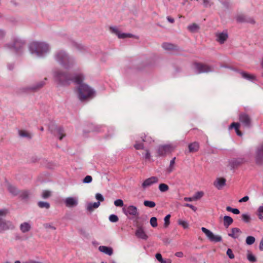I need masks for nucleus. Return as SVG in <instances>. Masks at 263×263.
<instances>
[{"label": "nucleus", "mask_w": 263, "mask_h": 263, "mask_svg": "<svg viewBox=\"0 0 263 263\" xmlns=\"http://www.w3.org/2000/svg\"><path fill=\"white\" fill-rule=\"evenodd\" d=\"M84 77L79 74L74 77V82L79 85L78 87V96L79 100L82 102L88 101L93 98L96 92L89 86L83 83Z\"/></svg>", "instance_id": "1"}, {"label": "nucleus", "mask_w": 263, "mask_h": 263, "mask_svg": "<svg viewBox=\"0 0 263 263\" xmlns=\"http://www.w3.org/2000/svg\"><path fill=\"white\" fill-rule=\"evenodd\" d=\"M54 58L57 62L67 69L72 68L76 63L73 57L69 56L65 51L63 50L55 52Z\"/></svg>", "instance_id": "2"}, {"label": "nucleus", "mask_w": 263, "mask_h": 263, "mask_svg": "<svg viewBox=\"0 0 263 263\" xmlns=\"http://www.w3.org/2000/svg\"><path fill=\"white\" fill-rule=\"evenodd\" d=\"M29 50L32 54L43 57L50 51L49 45L44 42L34 41L30 43Z\"/></svg>", "instance_id": "3"}, {"label": "nucleus", "mask_w": 263, "mask_h": 263, "mask_svg": "<svg viewBox=\"0 0 263 263\" xmlns=\"http://www.w3.org/2000/svg\"><path fill=\"white\" fill-rule=\"evenodd\" d=\"M53 77L55 81L61 85H69L70 82H74V77H72L71 74L60 69L53 71Z\"/></svg>", "instance_id": "4"}, {"label": "nucleus", "mask_w": 263, "mask_h": 263, "mask_svg": "<svg viewBox=\"0 0 263 263\" xmlns=\"http://www.w3.org/2000/svg\"><path fill=\"white\" fill-rule=\"evenodd\" d=\"M25 45V42L24 41L15 39L12 43L7 44L6 47L11 49H13L17 54H20L22 53Z\"/></svg>", "instance_id": "5"}, {"label": "nucleus", "mask_w": 263, "mask_h": 263, "mask_svg": "<svg viewBox=\"0 0 263 263\" xmlns=\"http://www.w3.org/2000/svg\"><path fill=\"white\" fill-rule=\"evenodd\" d=\"M174 149V147L172 144H164L159 145L157 149V156L165 157L171 154Z\"/></svg>", "instance_id": "6"}, {"label": "nucleus", "mask_w": 263, "mask_h": 263, "mask_svg": "<svg viewBox=\"0 0 263 263\" xmlns=\"http://www.w3.org/2000/svg\"><path fill=\"white\" fill-rule=\"evenodd\" d=\"M194 65L198 73L210 72L213 71L214 70L213 66L201 63L196 62Z\"/></svg>", "instance_id": "7"}, {"label": "nucleus", "mask_w": 263, "mask_h": 263, "mask_svg": "<svg viewBox=\"0 0 263 263\" xmlns=\"http://www.w3.org/2000/svg\"><path fill=\"white\" fill-rule=\"evenodd\" d=\"M15 228L13 223L4 218H0V233H3L9 230H13Z\"/></svg>", "instance_id": "8"}, {"label": "nucleus", "mask_w": 263, "mask_h": 263, "mask_svg": "<svg viewBox=\"0 0 263 263\" xmlns=\"http://www.w3.org/2000/svg\"><path fill=\"white\" fill-rule=\"evenodd\" d=\"M202 231L205 234L208 239L212 242H218L222 241L220 235H215L211 231L205 228H201Z\"/></svg>", "instance_id": "9"}, {"label": "nucleus", "mask_w": 263, "mask_h": 263, "mask_svg": "<svg viewBox=\"0 0 263 263\" xmlns=\"http://www.w3.org/2000/svg\"><path fill=\"white\" fill-rule=\"evenodd\" d=\"M47 80V79L45 78L44 79V81H41L37 82L36 84L34 85L24 87L23 89L24 91L36 92L44 87V86L46 84L45 81H46Z\"/></svg>", "instance_id": "10"}, {"label": "nucleus", "mask_w": 263, "mask_h": 263, "mask_svg": "<svg viewBox=\"0 0 263 263\" xmlns=\"http://www.w3.org/2000/svg\"><path fill=\"white\" fill-rule=\"evenodd\" d=\"M239 120L245 127L250 128L251 126V119L246 113H240L239 116Z\"/></svg>", "instance_id": "11"}, {"label": "nucleus", "mask_w": 263, "mask_h": 263, "mask_svg": "<svg viewBox=\"0 0 263 263\" xmlns=\"http://www.w3.org/2000/svg\"><path fill=\"white\" fill-rule=\"evenodd\" d=\"M137 229L135 232V235L138 238L145 240H147L148 238V236L144 232L142 224H141L139 223H138L137 224Z\"/></svg>", "instance_id": "12"}, {"label": "nucleus", "mask_w": 263, "mask_h": 263, "mask_svg": "<svg viewBox=\"0 0 263 263\" xmlns=\"http://www.w3.org/2000/svg\"><path fill=\"white\" fill-rule=\"evenodd\" d=\"M109 30L112 33L116 34L119 39L132 37L134 36L132 34L130 33H121L120 31L116 27H110Z\"/></svg>", "instance_id": "13"}, {"label": "nucleus", "mask_w": 263, "mask_h": 263, "mask_svg": "<svg viewBox=\"0 0 263 263\" xmlns=\"http://www.w3.org/2000/svg\"><path fill=\"white\" fill-rule=\"evenodd\" d=\"M159 179L157 177L153 176L145 179L142 183L141 186L143 189H145L146 187L156 183L158 182Z\"/></svg>", "instance_id": "14"}, {"label": "nucleus", "mask_w": 263, "mask_h": 263, "mask_svg": "<svg viewBox=\"0 0 263 263\" xmlns=\"http://www.w3.org/2000/svg\"><path fill=\"white\" fill-rule=\"evenodd\" d=\"M256 164L261 165L263 164V143L258 147L255 157Z\"/></svg>", "instance_id": "15"}, {"label": "nucleus", "mask_w": 263, "mask_h": 263, "mask_svg": "<svg viewBox=\"0 0 263 263\" xmlns=\"http://www.w3.org/2000/svg\"><path fill=\"white\" fill-rule=\"evenodd\" d=\"M50 130L53 134L59 136V139L60 140L65 136L64 130L61 126H56L54 129L51 128Z\"/></svg>", "instance_id": "16"}, {"label": "nucleus", "mask_w": 263, "mask_h": 263, "mask_svg": "<svg viewBox=\"0 0 263 263\" xmlns=\"http://www.w3.org/2000/svg\"><path fill=\"white\" fill-rule=\"evenodd\" d=\"M242 234V231L238 228H233L231 230L230 233H228V236L232 238L238 239Z\"/></svg>", "instance_id": "17"}, {"label": "nucleus", "mask_w": 263, "mask_h": 263, "mask_svg": "<svg viewBox=\"0 0 263 263\" xmlns=\"http://www.w3.org/2000/svg\"><path fill=\"white\" fill-rule=\"evenodd\" d=\"M124 213L125 215H130L134 216L138 215L137 208L134 205L128 206L126 209L124 210Z\"/></svg>", "instance_id": "18"}, {"label": "nucleus", "mask_w": 263, "mask_h": 263, "mask_svg": "<svg viewBox=\"0 0 263 263\" xmlns=\"http://www.w3.org/2000/svg\"><path fill=\"white\" fill-rule=\"evenodd\" d=\"M216 41L222 44H223L228 38V34L226 32L217 33L216 34Z\"/></svg>", "instance_id": "19"}, {"label": "nucleus", "mask_w": 263, "mask_h": 263, "mask_svg": "<svg viewBox=\"0 0 263 263\" xmlns=\"http://www.w3.org/2000/svg\"><path fill=\"white\" fill-rule=\"evenodd\" d=\"M65 203L66 206L72 208L78 205V200L74 197H68L65 200Z\"/></svg>", "instance_id": "20"}, {"label": "nucleus", "mask_w": 263, "mask_h": 263, "mask_svg": "<svg viewBox=\"0 0 263 263\" xmlns=\"http://www.w3.org/2000/svg\"><path fill=\"white\" fill-rule=\"evenodd\" d=\"M243 163V159L241 158L233 159L229 161V164L232 169L237 168Z\"/></svg>", "instance_id": "21"}, {"label": "nucleus", "mask_w": 263, "mask_h": 263, "mask_svg": "<svg viewBox=\"0 0 263 263\" xmlns=\"http://www.w3.org/2000/svg\"><path fill=\"white\" fill-rule=\"evenodd\" d=\"M226 180L224 178H218L214 182V185L218 190L221 189L226 185Z\"/></svg>", "instance_id": "22"}, {"label": "nucleus", "mask_w": 263, "mask_h": 263, "mask_svg": "<svg viewBox=\"0 0 263 263\" xmlns=\"http://www.w3.org/2000/svg\"><path fill=\"white\" fill-rule=\"evenodd\" d=\"M99 250L107 255L109 256L113 254V250L111 247H108L104 246H101L98 248Z\"/></svg>", "instance_id": "23"}, {"label": "nucleus", "mask_w": 263, "mask_h": 263, "mask_svg": "<svg viewBox=\"0 0 263 263\" xmlns=\"http://www.w3.org/2000/svg\"><path fill=\"white\" fill-rule=\"evenodd\" d=\"M199 144L197 142H193L189 145V150L190 153H195L198 151Z\"/></svg>", "instance_id": "24"}, {"label": "nucleus", "mask_w": 263, "mask_h": 263, "mask_svg": "<svg viewBox=\"0 0 263 263\" xmlns=\"http://www.w3.org/2000/svg\"><path fill=\"white\" fill-rule=\"evenodd\" d=\"M188 30L192 33L198 32L200 29V26L196 23H193L187 27Z\"/></svg>", "instance_id": "25"}, {"label": "nucleus", "mask_w": 263, "mask_h": 263, "mask_svg": "<svg viewBox=\"0 0 263 263\" xmlns=\"http://www.w3.org/2000/svg\"><path fill=\"white\" fill-rule=\"evenodd\" d=\"M31 228V225L27 222H23L20 225V230L24 233L29 232Z\"/></svg>", "instance_id": "26"}, {"label": "nucleus", "mask_w": 263, "mask_h": 263, "mask_svg": "<svg viewBox=\"0 0 263 263\" xmlns=\"http://www.w3.org/2000/svg\"><path fill=\"white\" fill-rule=\"evenodd\" d=\"M162 48L166 50H174L177 49V46L173 44L169 43H163L162 44Z\"/></svg>", "instance_id": "27"}, {"label": "nucleus", "mask_w": 263, "mask_h": 263, "mask_svg": "<svg viewBox=\"0 0 263 263\" xmlns=\"http://www.w3.org/2000/svg\"><path fill=\"white\" fill-rule=\"evenodd\" d=\"M9 192L13 196L18 195L20 193L19 190L14 185L9 184L8 186Z\"/></svg>", "instance_id": "28"}, {"label": "nucleus", "mask_w": 263, "mask_h": 263, "mask_svg": "<svg viewBox=\"0 0 263 263\" xmlns=\"http://www.w3.org/2000/svg\"><path fill=\"white\" fill-rule=\"evenodd\" d=\"M233 222V219L229 216H224L223 217V225L226 228H228Z\"/></svg>", "instance_id": "29"}, {"label": "nucleus", "mask_w": 263, "mask_h": 263, "mask_svg": "<svg viewBox=\"0 0 263 263\" xmlns=\"http://www.w3.org/2000/svg\"><path fill=\"white\" fill-rule=\"evenodd\" d=\"M20 196V197L23 200H27L29 198V196L30 195V193L29 191L27 190H23L20 191V193L18 195Z\"/></svg>", "instance_id": "30"}, {"label": "nucleus", "mask_w": 263, "mask_h": 263, "mask_svg": "<svg viewBox=\"0 0 263 263\" xmlns=\"http://www.w3.org/2000/svg\"><path fill=\"white\" fill-rule=\"evenodd\" d=\"M100 205V203L99 201H97L94 203H88L87 205V210L88 211L91 212L94 209L98 208Z\"/></svg>", "instance_id": "31"}, {"label": "nucleus", "mask_w": 263, "mask_h": 263, "mask_svg": "<svg viewBox=\"0 0 263 263\" xmlns=\"http://www.w3.org/2000/svg\"><path fill=\"white\" fill-rule=\"evenodd\" d=\"M18 135L21 137L27 138L29 139L32 138L31 134L24 130H19Z\"/></svg>", "instance_id": "32"}, {"label": "nucleus", "mask_w": 263, "mask_h": 263, "mask_svg": "<svg viewBox=\"0 0 263 263\" xmlns=\"http://www.w3.org/2000/svg\"><path fill=\"white\" fill-rule=\"evenodd\" d=\"M240 74H241L242 77H243L244 79H246L248 80L252 81V80H254L255 78L254 76L250 74L247 73L246 72H244V71L240 72Z\"/></svg>", "instance_id": "33"}, {"label": "nucleus", "mask_w": 263, "mask_h": 263, "mask_svg": "<svg viewBox=\"0 0 263 263\" xmlns=\"http://www.w3.org/2000/svg\"><path fill=\"white\" fill-rule=\"evenodd\" d=\"M37 205L40 208H45L46 209H49L50 206L49 203L42 201L38 202Z\"/></svg>", "instance_id": "34"}, {"label": "nucleus", "mask_w": 263, "mask_h": 263, "mask_svg": "<svg viewBox=\"0 0 263 263\" xmlns=\"http://www.w3.org/2000/svg\"><path fill=\"white\" fill-rule=\"evenodd\" d=\"M159 189L161 192H165L168 190L169 187L165 183H161L159 184Z\"/></svg>", "instance_id": "35"}, {"label": "nucleus", "mask_w": 263, "mask_h": 263, "mask_svg": "<svg viewBox=\"0 0 263 263\" xmlns=\"http://www.w3.org/2000/svg\"><path fill=\"white\" fill-rule=\"evenodd\" d=\"M255 238L253 236H249L246 238V243L248 245H251L255 242Z\"/></svg>", "instance_id": "36"}, {"label": "nucleus", "mask_w": 263, "mask_h": 263, "mask_svg": "<svg viewBox=\"0 0 263 263\" xmlns=\"http://www.w3.org/2000/svg\"><path fill=\"white\" fill-rule=\"evenodd\" d=\"M143 204L145 206L149 208H154L156 206L155 202L152 201L145 200Z\"/></svg>", "instance_id": "37"}, {"label": "nucleus", "mask_w": 263, "mask_h": 263, "mask_svg": "<svg viewBox=\"0 0 263 263\" xmlns=\"http://www.w3.org/2000/svg\"><path fill=\"white\" fill-rule=\"evenodd\" d=\"M247 259L250 261L255 262L256 261V257L250 251H248V254H247Z\"/></svg>", "instance_id": "38"}, {"label": "nucleus", "mask_w": 263, "mask_h": 263, "mask_svg": "<svg viewBox=\"0 0 263 263\" xmlns=\"http://www.w3.org/2000/svg\"><path fill=\"white\" fill-rule=\"evenodd\" d=\"M175 159H176V158L174 157L171 160L169 167L167 168V172L168 173H171L173 171L174 165L175 162Z\"/></svg>", "instance_id": "39"}, {"label": "nucleus", "mask_w": 263, "mask_h": 263, "mask_svg": "<svg viewBox=\"0 0 263 263\" xmlns=\"http://www.w3.org/2000/svg\"><path fill=\"white\" fill-rule=\"evenodd\" d=\"M241 219L244 222L248 223L251 220V217L248 214H243L241 215Z\"/></svg>", "instance_id": "40"}, {"label": "nucleus", "mask_w": 263, "mask_h": 263, "mask_svg": "<svg viewBox=\"0 0 263 263\" xmlns=\"http://www.w3.org/2000/svg\"><path fill=\"white\" fill-rule=\"evenodd\" d=\"M150 223L151 225L154 228L157 227L158 224L157 218L155 217H152L150 219Z\"/></svg>", "instance_id": "41"}, {"label": "nucleus", "mask_w": 263, "mask_h": 263, "mask_svg": "<svg viewBox=\"0 0 263 263\" xmlns=\"http://www.w3.org/2000/svg\"><path fill=\"white\" fill-rule=\"evenodd\" d=\"M178 224L181 226L184 229H186L189 227V224L186 221H184L181 219L178 220Z\"/></svg>", "instance_id": "42"}, {"label": "nucleus", "mask_w": 263, "mask_h": 263, "mask_svg": "<svg viewBox=\"0 0 263 263\" xmlns=\"http://www.w3.org/2000/svg\"><path fill=\"white\" fill-rule=\"evenodd\" d=\"M170 217H171V215L170 214L167 215L164 217V227L165 228H167L168 226V225L170 224Z\"/></svg>", "instance_id": "43"}, {"label": "nucleus", "mask_w": 263, "mask_h": 263, "mask_svg": "<svg viewBox=\"0 0 263 263\" xmlns=\"http://www.w3.org/2000/svg\"><path fill=\"white\" fill-rule=\"evenodd\" d=\"M51 196V192L49 191L45 190L43 191L42 197L44 199L48 198Z\"/></svg>", "instance_id": "44"}, {"label": "nucleus", "mask_w": 263, "mask_h": 263, "mask_svg": "<svg viewBox=\"0 0 263 263\" xmlns=\"http://www.w3.org/2000/svg\"><path fill=\"white\" fill-rule=\"evenodd\" d=\"M203 196V192L201 191L197 192L196 194L193 196L195 199V200H197L201 198Z\"/></svg>", "instance_id": "45"}, {"label": "nucleus", "mask_w": 263, "mask_h": 263, "mask_svg": "<svg viewBox=\"0 0 263 263\" xmlns=\"http://www.w3.org/2000/svg\"><path fill=\"white\" fill-rule=\"evenodd\" d=\"M109 220L112 222H116L119 220V218L117 215L112 214L109 216Z\"/></svg>", "instance_id": "46"}, {"label": "nucleus", "mask_w": 263, "mask_h": 263, "mask_svg": "<svg viewBox=\"0 0 263 263\" xmlns=\"http://www.w3.org/2000/svg\"><path fill=\"white\" fill-rule=\"evenodd\" d=\"M239 126H240V124L239 123L233 122V123H232L230 125L229 128L232 129V128H234L236 131V130H238V129L239 128Z\"/></svg>", "instance_id": "47"}, {"label": "nucleus", "mask_w": 263, "mask_h": 263, "mask_svg": "<svg viewBox=\"0 0 263 263\" xmlns=\"http://www.w3.org/2000/svg\"><path fill=\"white\" fill-rule=\"evenodd\" d=\"M114 204L116 206L122 207L124 205V203L122 200L121 199H117L115 201Z\"/></svg>", "instance_id": "48"}, {"label": "nucleus", "mask_w": 263, "mask_h": 263, "mask_svg": "<svg viewBox=\"0 0 263 263\" xmlns=\"http://www.w3.org/2000/svg\"><path fill=\"white\" fill-rule=\"evenodd\" d=\"M92 177L90 176H86L83 179V182L85 183H89L92 181Z\"/></svg>", "instance_id": "49"}, {"label": "nucleus", "mask_w": 263, "mask_h": 263, "mask_svg": "<svg viewBox=\"0 0 263 263\" xmlns=\"http://www.w3.org/2000/svg\"><path fill=\"white\" fill-rule=\"evenodd\" d=\"M227 254L231 259H233L235 257L234 254L233 253L232 249H228L227 251Z\"/></svg>", "instance_id": "50"}, {"label": "nucleus", "mask_w": 263, "mask_h": 263, "mask_svg": "<svg viewBox=\"0 0 263 263\" xmlns=\"http://www.w3.org/2000/svg\"><path fill=\"white\" fill-rule=\"evenodd\" d=\"M134 146L136 149H144V145L143 143H136Z\"/></svg>", "instance_id": "51"}, {"label": "nucleus", "mask_w": 263, "mask_h": 263, "mask_svg": "<svg viewBox=\"0 0 263 263\" xmlns=\"http://www.w3.org/2000/svg\"><path fill=\"white\" fill-rule=\"evenodd\" d=\"M145 151V153L144 154V157L146 160H150L151 158V154L148 149H144Z\"/></svg>", "instance_id": "52"}, {"label": "nucleus", "mask_w": 263, "mask_h": 263, "mask_svg": "<svg viewBox=\"0 0 263 263\" xmlns=\"http://www.w3.org/2000/svg\"><path fill=\"white\" fill-rule=\"evenodd\" d=\"M44 227L47 229H51L52 230H55L56 229V228L54 227L53 226L51 225V224L49 223H46L43 224Z\"/></svg>", "instance_id": "53"}, {"label": "nucleus", "mask_w": 263, "mask_h": 263, "mask_svg": "<svg viewBox=\"0 0 263 263\" xmlns=\"http://www.w3.org/2000/svg\"><path fill=\"white\" fill-rule=\"evenodd\" d=\"M203 1V5L204 7H210L212 3L211 2L210 0H202Z\"/></svg>", "instance_id": "54"}, {"label": "nucleus", "mask_w": 263, "mask_h": 263, "mask_svg": "<svg viewBox=\"0 0 263 263\" xmlns=\"http://www.w3.org/2000/svg\"><path fill=\"white\" fill-rule=\"evenodd\" d=\"M71 44L72 46H73V47H74V48H77L78 49H81V48H82V46H81V45L78 44V43H77L74 41H71Z\"/></svg>", "instance_id": "55"}, {"label": "nucleus", "mask_w": 263, "mask_h": 263, "mask_svg": "<svg viewBox=\"0 0 263 263\" xmlns=\"http://www.w3.org/2000/svg\"><path fill=\"white\" fill-rule=\"evenodd\" d=\"M96 198L97 199L99 202L100 201H103L104 200V198L103 196L100 193H97L96 194Z\"/></svg>", "instance_id": "56"}, {"label": "nucleus", "mask_w": 263, "mask_h": 263, "mask_svg": "<svg viewBox=\"0 0 263 263\" xmlns=\"http://www.w3.org/2000/svg\"><path fill=\"white\" fill-rule=\"evenodd\" d=\"M141 138L142 139V140L143 142H148L151 143V141H152L151 138H146V136L145 134H144L143 135H142ZM153 141H154V140H153Z\"/></svg>", "instance_id": "57"}, {"label": "nucleus", "mask_w": 263, "mask_h": 263, "mask_svg": "<svg viewBox=\"0 0 263 263\" xmlns=\"http://www.w3.org/2000/svg\"><path fill=\"white\" fill-rule=\"evenodd\" d=\"M8 213V211L6 209L0 210V218H3V216H5Z\"/></svg>", "instance_id": "58"}, {"label": "nucleus", "mask_w": 263, "mask_h": 263, "mask_svg": "<svg viewBox=\"0 0 263 263\" xmlns=\"http://www.w3.org/2000/svg\"><path fill=\"white\" fill-rule=\"evenodd\" d=\"M236 20L238 22H243L246 21L245 16L241 15L237 16Z\"/></svg>", "instance_id": "59"}, {"label": "nucleus", "mask_w": 263, "mask_h": 263, "mask_svg": "<svg viewBox=\"0 0 263 263\" xmlns=\"http://www.w3.org/2000/svg\"><path fill=\"white\" fill-rule=\"evenodd\" d=\"M184 206L186 207H189V208H191L194 212H196L197 210V209L196 206H194L192 204H189V203H185L184 204Z\"/></svg>", "instance_id": "60"}, {"label": "nucleus", "mask_w": 263, "mask_h": 263, "mask_svg": "<svg viewBox=\"0 0 263 263\" xmlns=\"http://www.w3.org/2000/svg\"><path fill=\"white\" fill-rule=\"evenodd\" d=\"M156 258L160 262L164 259H163L161 254L160 253H157L156 254Z\"/></svg>", "instance_id": "61"}, {"label": "nucleus", "mask_w": 263, "mask_h": 263, "mask_svg": "<svg viewBox=\"0 0 263 263\" xmlns=\"http://www.w3.org/2000/svg\"><path fill=\"white\" fill-rule=\"evenodd\" d=\"M184 200L185 201L191 202L193 201H195V199L194 198V196H193L192 197H185V198H184Z\"/></svg>", "instance_id": "62"}, {"label": "nucleus", "mask_w": 263, "mask_h": 263, "mask_svg": "<svg viewBox=\"0 0 263 263\" xmlns=\"http://www.w3.org/2000/svg\"><path fill=\"white\" fill-rule=\"evenodd\" d=\"M249 200V197L246 196L239 200V202H246Z\"/></svg>", "instance_id": "63"}, {"label": "nucleus", "mask_w": 263, "mask_h": 263, "mask_svg": "<svg viewBox=\"0 0 263 263\" xmlns=\"http://www.w3.org/2000/svg\"><path fill=\"white\" fill-rule=\"evenodd\" d=\"M259 250L261 251H263V237L262 238L261 240H260L259 246Z\"/></svg>", "instance_id": "64"}]
</instances>
